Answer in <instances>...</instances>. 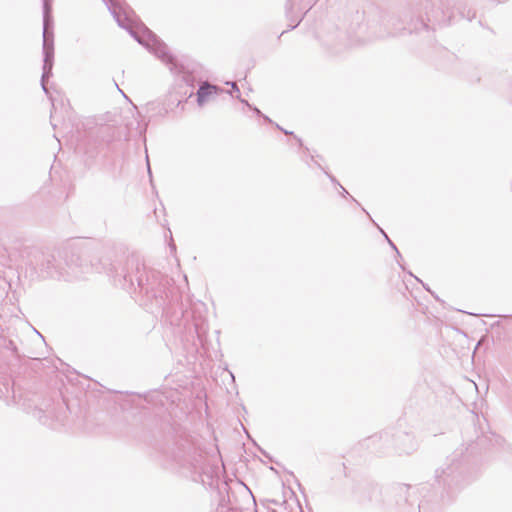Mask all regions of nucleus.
<instances>
[{
  "label": "nucleus",
  "instance_id": "obj_1",
  "mask_svg": "<svg viewBox=\"0 0 512 512\" xmlns=\"http://www.w3.org/2000/svg\"><path fill=\"white\" fill-rule=\"evenodd\" d=\"M218 92V88L216 86L209 85L207 83L203 84L198 92H197V101L199 105H203L208 102L213 96H215Z\"/></svg>",
  "mask_w": 512,
  "mask_h": 512
}]
</instances>
